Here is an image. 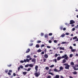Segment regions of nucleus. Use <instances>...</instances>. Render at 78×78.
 <instances>
[{"mask_svg": "<svg viewBox=\"0 0 78 78\" xmlns=\"http://www.w3.org/2000/svg\"><path fill=\"white\" fill-rule=\"evenodd\" d=\"M66 42H62L61 43V44H66Z\"/></svg>", "mask_w": 78, "mask_h": 78, "instance_id": "obj_35", "label": "nucleus"}, {"mask_svg": "<svg viewBox=\"0 0 78 78\" xmlns=\"http://www.w3.org/2000/svg\"><path fill=\"white\" fill-rule=\"evenodd\" d=\"M47 77L48 78H51V76H48Z\"/></svg>", "mask_w": 78, "mask_h": 78, "instance_id": "obj_53", "label": "nucleus"}, {"mask_svg": "<svg viewBox=\"0 0 78 78\" xmlns=\"http://www.w3.org/2000/svg\"><path fill=\"white\" fill-rule=\"evenodd\" d=\"M47 48H51V46H47Z\"/></svg>", "mask_w": 78, "mask_h": 78, "instance_id": "obj_39", "label": "nucleus"}, {"mask_svg": "<svg viewBox=\"0 0 78 78\" xmlns=\"http://www.w3.org/2000/svg\"><path fill=\"white\" fill-rule=\"evenodd\" d=\"M66 62V60L65 59H64L62 61L63 63H65Z\"/></svg>", "mask_w": 78, "mask_h": 78, "instance_id": "obj_24", "label": "nucleus"}, {"mask_svg": "<svg viewBox=\"0 0 78 78\" xmlns=\"http://www.w3.org/2000/svg\"><path fill=\"white\" fill-rule=\"evenodd\" d=\"M8 74L9 75V76H11V74L9 72L8 73Z\"/></svg>", "mask_w": 78, "mask_h": 78, "instance_id": "obj_41", "label": "nucleus"}, {"mask_svg": "<svg viewBox=\"0 0 78 78\" xmlns=\"http://www.w3.org/2000/svg\"><path fill=\"white\" fill-rule=\"evenodd\" d=\"M23 75H25L27 73V72H23Z\"/></svg>", "mask_w": 78, "mask_h": 78, "instance_id": "obj_27", "label": "nucleus"}, {"mask_svg": "<svg viewBox=\"0 0 78 78\" xmlns=\"http://www.w3.org/2000/svg\"><path fill=\"white\" fill-rule=\"evenodd\" d=\"M60 78H64V77H63V76H61Z\"/></svg>", "mask_w": 78, "mask_h": 78, "instance_id": "obj_63", "label": "nucleus"}, {"mask_svg": "<svg viewBox=\"0 0 78 78\" xmlns=\"http://www.w3.org/2000/svg\"><path fill=\"white\" fill-rule=\"evenodd\" d=\"M25 67H29V64L26 65H25Z\"/></svg>", "mask_w": 78, "mask_h": 78, "instance_id": "obj_33", "label": "nucleus"}, {"mask_svg": "<svg viewBox=\"0 0 78 78\" xmlns=\"http://www.w3.org/2000/svg\"><path fill=\"white\" fill-rule=\"evenodd\" d=\"M32 62H34L35 63L36 62V59L35 58H34L32 60Z\"/></svg>", "mask_w": 78, "mask_h": 78, "instance_id": "obj_12", "label": "nucleus"}, {"mask_svg": "<svg viewBox=\"0 0 78 78\" xmlns=\"http://www.w3.org/2000/svg\"><path fill=\"white\" fill-rule=\"evenodd\" d=\"M62 58H65L66 60H68V56L66 54L65 55H63Z\"/></svg>", "mask_w": 78, "mask_h": 78, "instance_id": "obj_3", "label": "nucleus"}, {"mask_svg": "<svg viewBox=\"0 0 78 78\" xmlns=\"http://www.w3.org/2000/svg\"><path fill=\"white\" fill-rule=\"evenodd\" d=\"M51 69H50L49 70V71H48V73H50V72H51Z\"/></svg>", "mask_w": 78, "mask_h": 78, "instance_id": "obj_50", "label": "nucleus"}, {"mask_svg": "<svg viewBox=\"0 0 78 78\" xmlns=\"http://www.w3.org/2000/svg\"><path fill=\"white\" fill-rule=\"evenodd\" d=\"M53 62H57V60L56 59H55L53 60Z\"/></svg>", "mask_w": 78, "mask_h": 78, "instance_id": "obj_26", "label": "nucleus"}, {"mask_svg": "<svg viewBox=\"0 0 78 78\" xmlns=\"http://www.w3.org/2000/svg\"><path fill=\"white\" fill-rule=\"evenodd\" d=\"M54 43H57V41H56V40H55L54 41Z\"/></svg>", "mask_w": 78, "mask_h": 78, "instance_id": "obj_49", "label": "nucleus"}, {"mask_svg": "<svg viewBox=\"0 0 78 78\" xmlns=\"http://www.w3.org/2000/svg\"><path fill=\"white\" fill-rule=\"evenodd\" d=\"M63 67H62V66H60V67H59V72H60V71H61V70H63Z\"/></svg>", "mask_w": 78, "mask_h": 78, "instance_id": "obj_8", "label": "nucleus"}, {"mask_svg": "<svg viewBox=\"0 0 78 78\" xmlns=\"http://www.w3.org/2000/svg\"><path fill=\"white\" fill-rule=\"evenodd\" d=\"M48 42H49V43H51V42H52L51 41V40H49L48 41Z\"/></svg>", "mask_w": 78, "mask_h": 78, "instance_id": "obj_56", "label": "nucleus"}, {"mask_svg": "<svg viewBox=\"0 0 78 78\" xmlns=\"http://www.w3.org/2000/svg\"><path fill=\"white\" fill-rule=\"evenodd\" d=\"M53 78H59V75H57Z\"/></svg>", "mask_w": 78, "mask_h": 78, "instance_id": "obj_9", "label": "nucleus"}, {"mask_svg": "<svg viewBox=\"0 0 78 78\" xmlns=\"http://www.w3.org/2000/svg\"><path fill=\"white\" fill-rule=\"evenodd\" d=\"M20 67H19L18 68V71L19 72V70H20Z\"/></svg>", "mask_w": 78, "mask_h": 78, "instance_id": "obj_46", "label": "nucleus"}, {"mask_svg": "<svg viewBox=\"0 0 78 78\" xmlns=\"http://www.w3.org/2000/svg\"><path fill=\"white\" fill-rule=\"evenodd\" d=\"M69 33H66V35H69Z\"/></svg>", "mask_w": 78, "mask_h": 78, "instance_id": "obj_59", "label": "nucleus"}, {"mask_svg": "<svg viewBox=\"0 0 78 78\" xmlns=\"http://www.w3.org/2000/svg\"><path fill=\"white\" fill-rule=\"evenodd\" d=\"M13 75L14 76H16V73H14L13 74Z\"/></svg>", "mask_w": 78, "mask_h": 78, "instance_id": "obj_48", "label": "nucleus"}, {"mask_svg": "<svg viewBox=\"0 0 78 78\" xmlns=\"http://www.w3.org/2000/svg\"><path fill=\"white\" fill-rule=\"evenodd\" d=\"M41 36H44V33H41Z\"/></svg>", "mask_w": 78, "mask_h": 78, "instance_id": "obj_54", "label": "nucleus"}, {"mask_svg": "<svg viewBox=\"0 0 78 78\" xmlns=\"http://www.w3.org/2000/svg\"><path fill=\"white\" fill-rule=\"evenodd\" d=\"M64 66H65V69H69V68L70 67V65H69L67 63H65L63 64Z\"/></svg>", "mask_w": 78, "mask_h": 78, "instance_id": "obj_1", "label": "nucleus"}, {"mask_svg": "<svg viewBox=\"0 0 78 78\" xmlns=\"http://www.w3.org/2000/svg\"><path fill=\"white\" fill-rule=\"evenodd\" d=\"M31 68H29L27 69V72H29V71H30V70H31Z\"/></svg>", "mask_w": 78, "mask_h": 78, "instance_id": "obj_28", "label": "nucleus"}, {"mask_svg": "<svg viewBox=\"0 0 78 78\" xmlns=\"http://www.w3.org/2000/svg\"><path fill=\"white\" fill-rule=\"evenodd\" d=\"M69 78H73V77H72L71 76H69Z\"/></svg>", "mask_w": 78, "mask_h": 78, "instance_id": "obj_64", "label": "nucleus"}, {"mask_svg": "<svg viewBox=\"0 0 78 78\" xmlns=\"http://www.w3.org/2000/svg\"><path fill=\"white\" fill-rule=\"evenodd\" d=\"M29 67H30L33 68V66H34L32 64H29Z\"/></svg>", "mask_w": 78, "mask_h": 78, "instance_id": "obj_13", "label": "nucleus"}, {"mask_svg": "<svg viewBox=\"0 0 78 78\" xmlns=\"http://www.w3.org/2000/svg\"><path fill=\"white\" fill-rule=\"evenodd\" d=\"M44 37L45 38H48V34H45L44 35Z\"/></svg>", "mask_w": 78, "mask_h": 78, "instance_id": "obj_20", "label": "nucleus"}, {"mask_svg": "<svg viewBox=\"0 0 78 78\" xmlns=\"http://www.w3.org/2000/svg\"><path fill=\"white\" fill-rule=\"evenodd\" d=\"M26 58H30V56L29 55H27V56H26Z\"/></svg>", "mask_w": 78, "mask_h": 78, "instance_id": "obj_36", "label": "nucleus"}, {"mask_svg": "<svg viewBox=\"0 0 78 78\" xmlns=\"http://www.w3.org/2000/svg\"><path fill=\"white\" fill-rule=\"evenodd\" d=\"M5 73H7V72H8V69H5Z\"/></svg>", "mask_w": 78, "mask_h": 78, "instance_id": "obj_30", "label": "nucleus"}, {"mask_svg": "<svg viewBox=\"0 0 78 78\" xmlns=\"http://www.w3.org/2000/svg\"><path fill=\"white\" fill-rule=\"evenodd\" d=\"M41 51H42V50L41 49H39L37 51V52H41Z\"/></svg>", "mask_w": 78, "mask_h": 78, "instance_id": "obj_22", "label": "nucleus"}, {"mask_svg": "<svg viewBox=\"0 0 78 78\" xmlns=\"http://www.w3.org/2000/svg\"><path fill=\"white\" fill-rule=\"evenodd\" d=\"M58 56V54H56L55 55V57H57V56Z\"/></svg>", "mask_w": 78, "mask_h": 78, "instance_id": "obj_40", "label": "nucleus"}, {"mask_svg": "<svg viewBox=\"0 0 78 78\" xmlns=\"http://www.w3.org/2000/svg\"><path fill=\"white\" fill-rule=\"evenodd\" d=\"M33 43H31L29 44V46L30 47H31V46H33Z\"/></svg>", "mask_w": 78, "mask_h": 78, "instance_id": "obj_34", "label": "nucleus"}, {"mask_svg": "<svg viewBox=\"0 0 78 78\" xmlns=\"http://www.w3.org/2000/svg\"><path fill=\"white\" fill-rule=\"evenodd\" d=\"M11 64H10L9 65H8V66L9 67H11Z\"/></svg>", "mask_w": 78, "mask_h": 78, "instance_id": "obj_58", "label": "nucleus"}, {"mask_svg": "<svg viewBox=\"0 0 78 78\" xmlns=\"http://www.w3.org/2000/svg\"><path fill=\"white\" fill-rule=\"evenodd\" d=\"M54 65H52L50 66V67H51V68L53 67H54Z\"/></svg>", "mask_w": 78, "mask_h": 78, "instance_id": "obj_44", "label": "nucleus"}, {"mask_svg": "<svg viewBox=\"0 0 78 78\" xmlns=\"http://www.w3.org/2000/svg\"><path fill=\"white\" fill-rule=\"evenodd\" d=\"M46 60H47V59H46V58H44L43 59V62H45V61H46Z\"/></svg>", "mask_w": 78, "mask_h": 78, "instance_id": "obj_45", "label": "nucleus"}, {"mask_svg": "<svg viewBox=\"0 0 78 78\" xmlns=\"http://www.w3.org/2000/svg\"><path fill=\"white\" fill-rule=\"evenodd\" d=\"M34 58H37V56H36V55H34Z\"/></svg>", "mask_w": 78, "mask_h": 78, "instance_id": "obj_62", "label": "nucleus"}, {"mask_svg": "<svg viewBox=\"0 0 78 78\" xmlns=\"http://www.w3.org/2000/svg\"><path fill=\"white\" fill-rule=\"evenodd\" d=\"M54 72H59V70H58V69H56V68H55L54 70Z\"/></svg>", "mask_w": 78, "mask_h": 78, "instance_id": "obj_11", "label": "nucleus"}, {"mask_svg": "<svg viewBox=\"0 0 78 78\" xmlns=\"http://www.w3.org/2000/svg\"><path fill=\"white\" fill-rule=\"evenodd\" d=\"M38 66L36 65L35 67V69L36 70V72H37L38 69Z\"/></svg>", "mask_w": 78, "mask_h": 78, "instance_id": "obj_6", "label": "nucleus"}, {"mask_svg": "<svg viewBox=\"0 0 78 78\" xmlns=\"http://www.w3.org/2000/svg\"><path fill=\"white\" fill-rule=\"evenodd\" d=\"M44 46H45V45L44 44H42L41 46V47H44Z\"/></svg>", "mask_w": 78, "mask_h": 78, "instance_id": "obj_57", "label": "nucleus"}, {"mask_svg": "<svg viewBox=\"0 0 78 78\" xmlns=\"http://www.w3.org/2000/svg\"><path fill=\"white\" fill-rule=\"evenodd\" d=\"M41 55H44V51H42L41 53Z\"/></svg>", "mask_w": 78, "mask_h": 78, "instance_id": "obj_55", "label": "nucleus"}, {"mask_svg": "<svg viewBox=\"0 0 78 78\" xmlns=\"http://www.w3.org/2000/svg\"><path fill=\"white\" fill-rule=\"evenodd\" d=\"M73 69H74V70H78V68L76 69L75 66L73 67Z\"/></svg>", "mask_w": 78, "mask_h": 78, "instance_id": "obj_23", "label": "nucleus"}, {"mask_svg": "<svg viewBox=\"0 0 78 78\" xmlns=\"http://www.w3.org/2000/svg\"><path fill=\"white\" fill-rule=\"evenodd\" d=\"M77 39V37L75 36L73 38V39L74 40V39Z\"/></svg>", "mask_w": 78, "mask_h": 78, "instance_id": "obj_32", "label": "nucleus"}, {"mask_svg": "<svg viewBox=\"0 0 78 78\" xmlns=\"http://www.w3.org/2000/svg\"><path fill=\"white\" fill-rule=\"evenodd\" d=\"M48 73V74L51 75H52V76H53V75H54V74L53 73H51L50 72L49 73Z\"/></svg>", "mask_w": 78, "mask_h": 78, "instance_id": "obj_15", "label": "nucleus"}, {"mask_svg": "<svg viewBox=\"0 0 78 78\" xmlns=\"http://www.w3.org/2000/svg\"><path fill=\"white\" fill-rule=\"evenodd\" d=\"M75 28H73L72 29V31H75Z\"/></svg>", "mask_w": 78, "mask_h": 78, "instance_id": "obj_60", "label": "nucleus"}, {"mask_svg": "<svg viewBox=\"0 0 78 78\" xmlns=\"http://www.w3.org/2000/svg\"><path fill=\"white\" fill-rule=\"evenodd\" d=\"M20 62L21 63H23V62H24V61L23 60H21L20 61Z\"/></svg>", "mask_w": 78, "mask_h": 78, "instance_id": "obj_43", "label": "nucleus"}, {"mask_svg": "<svg viewBox=\"0 0 78 78\" xmlns=\"http://www.w3.org/2000/svg\"><path fill=\"white\" fill-rule=\"evenodd\" d=\"M71 52H74L76 51V49H72L71 50Z\"/></svg>", "mask_w": 78, "mask_h": 78, "instance_id": "obj_19", "label": "nucleus"}, {"mask_svg": "<svg viewBox=\"0 0 78 78\" xmlns=\"http://www.w3.org/2000/svg\"><path fill=\"white\" fill-rule=\"evenodd\" d=\"M44 57L45 58H48V56L47 54H45L44 55Z\"/></svg>", "mask_w": 78, "mask_h": 78, "instance_id": "obj_18", "label": "nucleus"}, {"mask_svg": "<svg viewBox=\"0 0 78 78\" xmlns=\"http://www.w3.org/2000/svg\"><path fill=\"white\" fill-rule=\"evenodd\" d=\"M65 36V34H63L60 36V37H64Z\"/></svg>", "mask_w": 78, "mask_h": 78, "instance_id": "obj_10", "label": "nucleus"}, {"mask_svg": "<svg viewBox=\"0 0 78 78\" xmlns=\"http://www.w3.org/2000/svg\"><path fill=\"white\" fill-rule=\"evenodd\" d=\"M70 64L71 66H74V63L73 62H71Z\"/></svg>", "mask_w": 78, "mask_h": 78, "instance_id": "obj_29", "label": "nucleus"}, {"mask_svg": "<svg viewBox=\"0 0 78 78\" xmlns=\"http://www.w3.org/2000/svg\"><path fill=\"white\" fill-rule=\"evenodd\" d=\"M30 51V48H28L27 49V50L26 51V53H29Z\"/></svg>", "mask_w": 78, "mask_h": 78, "instance_id": "obj_7", "label": "nucleus"}, {"mask_svg": "<svg viewBox=\"0 0 78 78\" xmlns=\"http://www.w3.org/2000/svg\"><path fill=\"white\" fill-rule=\"evenodd\" d=\"M41 73H40V72L39 71L38 72V73L37 72V73H35L34 75L36 76V77H38L39 75H40Z\"/></svg>", "mask_w": 78, "mask_h": 78, "instance_id": "obj_2", "label": "nucleus"}, {"mask_svg": "<svg viewBox=\"0 0 78 78\" xmlns=\"http://www.w3.org/2000/svg\"><path fill=\"white\" fill-rule=\"evenodd\" d=\"M53 34L52 33H50L49 34V36H52Z\"/></svg>", "mask_w": 78, "mask_h": 78, "instance_id": "obj_42", "label": "nucleus"}, {"mask_svg": "<svg viewBox=\"0 0 78 78\" xmlns=\"http://www.w3.org/2000/svg\"><path fill=\"white\" fill-rule=\"evenodd\" d=\"M66 30V27L64 28L63 29V31H65V30Z\"/></svg>", "mask_w": 78, "mask_h": 78, "instance_id": "obj_47", "label": "nucleus"}, {"mask_svg": "<svg viewBox=\"0 0 78 78\" xmlns=\"http://www.w3.org/2000/svg\"><path fill=\"white\" fill-rule=\"evenodd\" d=\"M69 48L72 50V49H73V48H72V47L71 46H70L69 47Z\"/></svg>", "mask_w": 78, "mask_h": 78, "instance_id": "obj_52", "label": "nucleus"}, {"mask_svg": "<svg viewBox=\"0 0 78 78\" xmlns=\"http://www.w3.org/2000/svg\"><path fill=\"white\" fill-rule=\"evenodd\" d=\"M69 56L70 58H72V56H73V54H70L69 55Z\"/></svg>", "mask_w": 78, "mask_h": 78, "instance_id": "obj_37", "label": "nucleus"}, {"mask_svg": "<svg viewBox=\"0 0 78 78\" xmlns=\"http://www.w3.org/2000/svg\"><path fill=\"white\" fill-rule=\"evenodd\" d=\"M30 61V60L28 58H26V59H24V62H28Z\"/></svg>", "mask_w": 78, "mask_h": 78, "instance_id": "obj_5", "label": "nucleus"}, {"mask_svg": "<svg viewBox=\"0 0 78 78\" xmlns=\"http://www.w3.org/2000/svg\"><path fill=\"white\" fill-rule=\"evenodd\" d=\"M39 44H36V48H39Z\"/></svg>", "mask_w": 78, "mask_h": 78, "instance_id": "obj_25", "label": "nucleus"}, {"mask_svg": "<svg viewBox=\"0 0 78 78\" xmlns=\"http://www.w3.org/2000/svg\"><path fill=\"white\" fill-rule=\"evenodd\" d=\"M61 59V56L58 57L57 58V60H58V61H59V60H60Z\"/></svg>", "mask_w": 78, "mask_h": 78, "instance_id": "obj_17", "label": "nucleus"}, {"mask_svg": "<svg viewBox=\"0 0 78 78\" xmlns=\"http://www.w3.org/2000/svg\"><path fill=\"white\" fill-rule=\"evenodd\" d=\"M9 72L10 73H11L12 72V70H9Z\"/></svg>", "mask_w": 78, "mask_h": 78, "instance_id": "obj_61", "label": "nucleus"}, {"mask_svg": "<svg viewBox=\"0 0 78 78\" xmlns=\"http://www.w3.org/2000/svg\"><path fill=\"white\" fill-rule=\"evenodd\" d=\"M73 73L74 75H76L77 74V72L76 71H74Z\"/></svg>", "mask_w": 78, "mask_h": 78, "instance_id": "obj_16", "label": "nucleus"}, {"mask_svg": "<svg viewBox=\"0 0 78 78\" xmlns=\"http://www.w3.org/2000/svg\"><path fill=\"white\" fill-rule=\"evenodd\" d=\"M20 68L21 69H23V66L22 65H20Z\"/></svg>", "mask_w": 78, "mask_h": 78, "instance_id": "obj_38", "label": "nucleus"}, {"mask_svg": "<svg viewBox=\"0 0 78 78\" xmlns=\"http://www.w3.org/2000/svg\"><path fill=\"white\" fill-rule=\"evenodd\" d=\"M46 70H49V67H46L45 68Z\"/></svg>", "mask_w": 78, "mask_h": 78, "instance_id": "obj_31", "label": "nucleus"}, {"mask_svg": "<svg viewBox=\"0 0 78 78\" xmlns=\"http://www.w3.org/2000/svg\"><path fill=\"white\" fill-rule=\"evenodd\" d=\"M60 29L61 30H63V26H61L60 27Z\"/></svg>", "mask_w": 78, "mask_h": 78, "instance_id": "obj_21", "label": "nucleus"}, {"mask_svg": "<svg viewBox=\"0 0 78 78\" xmlns=\"http://www.w3.org/2000/svg\"><path fill=\"white\" fill-rule=\"evenodd\" d=\"M70 22L69 24H73V23H75V21H73V20H70Z\"/></svg>", "mask_w": 78, "mask_h": 78, "instance_id": "obj_4", "label": "nucleus"}, {"mask_svg": "<svg viewBox=\"0 0 78 78\" xmlns=\"http://www.w3.org/2000/svg\"><path fill=\"white\" fill-rule=\"evenodd\" d=\"M41 41H37V43H41Z\"/></svg>", "mask_w": 78, "mask_h": 78, "instance_id": "obj_51", "label": "nucleus"}, {"mask_svg": "<svg viewBox=\"0 0 78 78\" xmlns=\"http://www.w3.org/2000/svg\"><path fill=\"white\" fill-rule=\"evenodd\" d=\"M59 49L60 50H65V49H64V47L62 48L60 47L59 48Z\"/></svg>", "mask_w": 78, "mask_h": 78, "instance_id": "obj_14", "label": "nucleus"}]
</instances>
